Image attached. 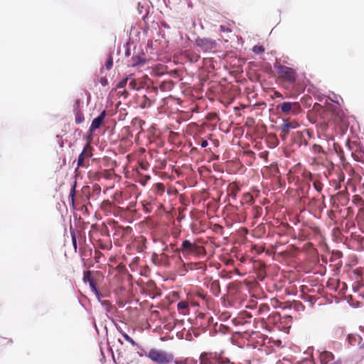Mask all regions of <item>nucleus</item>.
Returning <instances> with one entry per match:
<instances>
[{
  "label": "nucleus",
  "mask_w": 364,
  "mask_h": 364,
  "mask_svg": "<svg viewBox=\"0 0 364 364\" xmlns=\"http://www.w3.org/2000/svg\"><path fill=\"white\" fill-rule=\"evenodd\" d=\"M340 173H341V174L339 175V181H343L344 178H345L344 174L343 173V172H340Z\"/></svg>",
  "instance_id": "79ce46f5"
},
{
  "label": "nucleus",
  "mask_w": 364,
  "mask_h": 364,
  "mask_svg": "<svg viewBox=\"0 0 364 364\" xmlns=\"http://www.w3.org/2000/svg\"><path fill=\"white\" fill-rule=\"evenodd\" d=\"M146 180L150 179V176H146Z\"/></svg>",
  "instance_id": "8fccbe9b"
},
{
  "label": "nucleus",
  "mask_w": 364,
  "mask_h": 364,
  "mask_svg": "<svg viewBox=\"0 0 364 364\" xmlns=\"http://www.w3.org/2000/svg\"><path fill=\"white\" fill-rule=\"evenodd\" d=\"M92 156V148L89 143L86 144L83 150L80 154L77 159V168L85 167V160L89 159Z\"/></svg>",
  "instance_id": "1a4fd4ad"
},
{
  "label": "nucleus",
  "mask_w": 364,
  "mask_h": 364,
  "mask_svg": "<svg viewBox=\"0 0 364 364\" xmlns=\"http://www.w3.org/2000/svg\"><path fill=\"white\" fill-rule=\"evenodd\" d=\"M195 44L203 52L212 51L217 47L216 41L208 38L198 37L195 41Z\"/></svg>",
  "instance_id": "39448f33"
},
{
  "label": "nucleus",
  "mask_w": 364,
  "mask_h": 364,
  "mask_svg": "<svg viewBox=\"0 0 364 364\" xmlns=\"http://www.w3.org/2000/svg\"><path fill=\"white\" fill-rule=\"evenodd\" d=\"M89 285H90L91 289H92V291L96 295L97 299L100 300V296H102V294L97 290L95 282L94 280L93 281H90Z\"/></svg>",
  "instance_id": "f3484780"
},
{
  "label": "nucleus",
  "mask_w": 364,
  "mask_h": 364,
  "mask_svg": "<svg viewBox=\"0 0 364 364\" xmlns=\"http://www.w3.org/2000/svg\"><path fill=\"white\" fill-rule=\"evenodd\" d=\"M72 242H73V245L74 249L76 251V250H77V240H76V237H75V234L72 235Z\"/></svg>",
  "instance_id": "f704fd0d"
},
{
  "label": "nucleus",
  "mask_w": 364,
  "mask_h": 364,
  "mask_svg": "<svg viewBox=\"0 0 364 364\" xmlns=\"http://www.w3.org/2000/svg\"><path fill=\"white\" fill-rule=\"evenodd\" d=\"M142 98L143 100L141 102V107H149L151 105V101L146 95H144Z\"/></svg>",
  "instance_id": "412c9836"
},
{
  "label": "nucleus",
  "mask_w": 364,
  "mask_h": 364,
  "mask_svg": "<svg viewBox=\"0 0 364 364\" xmlns=\"http://www.w3.org/2000/svg\"><path fill=\"white\" fill-rule=\"evenodd\" d=\"M275 95L277 97H282V95L280 93H279L278 92H275Z\"/></svg>",
  "instance_id": "de8ad7c7"
},
{
  "label": "nucleus",
  "mask_w": 364,
  "mask_h": 364,
  "mask_svg": "<svg viewBox=\"0 0 364 364\" xmlns=\"http://www.w3.org/2000/svg\"><path fill=\"white\" fill-rule=\"evenodd\" d=\"M262 208L258 205H255L252 208V215L255 219L260 218L262 215Z\"/></svg>",
  "instance_id": "dca6fc26"
},
{
  "label": "nucleus",
  "mask_w": 364,
  "mask_h": 364,
  "mask_svg": "<svg viewBox=\"0 0 364 364\" xmlns=\"http://www.w3.org/2000/svg\"><path fill=\"white\" fill-rule=\"evenodd\" d=\"M176 252L181 253L184 257L197 256L203 255L205 252L203 246L197 245L196 242H191L188 240H184L180 248L175 250Z\"/></svg>",
  "instance_id": "f257e3e1"
},
{
  "label": "nucleus",
  "mask_w": 364,
  "mask_h": 364,
  "mask_svg": "<svg viewBox=\"0 0 364 364\" xmlns=\"http://www.w3.org/2000/svg\"><path fill=\"white\" fill-rule=\"evenodd\" d=\"M146 356L157 364H168L173 360V355L171 353L155 348L151 349Z\"/></svg>",
  "instance_id": "7ed1b4c3"
},
{
  "label": "nucleus",
  "mask_w": 364,
  "mask_h": 364,
  "mask_svg": "<svg viewBox=\"0 0 364 364\" xmlns=\"http://www.w3.org/2000/svg\"><path fill=\"white\" fill-rule=\"evenodd\" d=\"M354 200L363 202L362 198L358 196H355Z\"/></svg>",
  "instance_id": "37998d69"
},
{
  "label": "nucleus",
  "mask_w": 364,
  "mask_h": 364,
  "mask_svg": "<svg viewBox=\"0 0 364 364\" xmlns=\"http://www.w3.org/2000/svg\"><path fill=\"white\" fill-rule=\"evenodd\" d=\"M314 152L320 153L322 151V147L320 145L314 144L312 147Z\"/></svg>",
  "instance_id": "2f4dec72"
},
{
  "label": "nucleus",
  "mask_w": 364,
  "mask_h": 364,
  "mask_svg": "<svg viewBox=\"0 0 364 364\" xmlns=\"http://www.w3.org/2000/svg\"><path fill=\"white\" fill-rule=\"evenodd\" d=\"M112 224L114 225V228L116 229V233L117 232L119 233L121 231L124 230V229L122 227L117 225V222L113 221Z\"/></svg>",
  "instance_id": "c756f323"
},
{
  "label": "nucleus",
  "mask_w": 364,
  "mask_h": 364,
  "mask_svg": "<svg viewBox=\"0 0 364 364\" xmlns=\"http://www.w3.org/2000/svg\"><path fill=\"white\" fill-rule=\"evenodd\" d=\"M319 364H342L339 359H335L331 352L324 350L320 353Z\"/></svg>",
  "instance_id": "6e6552de"
},
{
  "label": "nucleus",
  "mask_w": 364,
  "mask_h": 364,
  "mask_svg": "<svg viewBox=\"0 0 364 364\" xmlns=\"http://www.w3.org/2000/svg\"><path fill=\"white\" fill-rule=\"evenodd\" d=\"M128 78H124L117 85V89L124 88L127 83Z\"/></svg>",
  "instance_id": "bb28decb"
},
{
  "label": "nucleus",
  "mask_w": 364,
  "mask_h": 364,
  "mask_svg": "<svg viewBox=\"0 0 364 364\" xmlns=\"http://www.w3.org/2000/svg\"><path fill=\"white\" fill-rule=\"evenodd\" d=\"M197 151H198V149L196 147H193V148H191V152L193 153V152H196Z\"/></svg>",
  "instance_id": "a18cd8bd"
},
{
  "label": "nucleus",
  "mask_w": 364,
  "mask_h": 364,
  "mask_svg": "<svg viewBox=\"0 0 364 364\" xmlns=\"http://www.w3.org/2000/svg\"><path fill=\"white\" fill-rule=\"evenodd\" d=\"M268 310H269V306L267 305H262L259 306V312L262 313L264 311H268Z\"/></svg>",
  "instance_id": "c9c22d12"
},
{
  "label": "nucleus",
  "mask_w": 364,
  "mask_h": 364,
  "mask_svg": "<svg viewBox=\"0 0 364 364\" xmlns=\"http://www.w3.org/2000/svg\"><path fill=\"white\" fill-rule=\"evenodd\" d=\"M245 198L246 202H247V203L252 204V203H254V198H253V196H252L250 193H246V194L245 195Z\"/></svg>",
  "instance_id": "cd10ccee"
},
{
  "label": "nucleus",
  "mask_w": 364,
  "mask_h": 364,
  "mask_svg": "<svg viewBox=\"0 0 364 364\" xmlns=\"http://www.w3.org/2000/svg\"><path fill=\"white\" fill-rule=\"evenodd\" d=\"M213 144H215V146H219V141L218 139L213 140Z\"/></svg>",
  "instance_id": "c03bdc74"
},
{
  "label": "nucleus",
  "mask_w": 364,
  "mask_h": 364,
  "mask_svg": "<svg viewBox=\"0 0 364 364\" xmlns=\"http://www.w3.org/2000/svg\"><path fill=\"white\" fill-rule=\"evenodd\" d=\"M278 78L282 81L288 82L290 85L294 84L297 78V74L294 69L290 67L280 65L279 63L274 64Z\"/></svg>",
  "instance_id": "f03ea898"
},
{
  "label": "nucleus",
  "mask_w": 364,
  "mask_h": 364,
  "mask_svg": "<svg viewBox=\"0 0 364 364\" xmlns=\"http://www.w3.org/2000/svg\"><path fill=\"white\" fill-rule=\"evenodd\" d=\"M200 144L201 147H203V148H205V147H207V146H208V144L207 140H205V139H203V140L201 141V142L200 143Z\"/></svg>",
  "instance_id": "ea45409f"
},
{
  "label": "nucleus",
  "mask_w": 364,
  "mask_h": 364,
  "mask_svg": "<svg viewBox=\"0 0 364 364\" xmlns=\"http://www.w3.org/2000/svg\"><path fill=\"white\" fill-rule=\"evenodd\" d=\"M334 114V121L335 122H343L344 120V117H345V114L344 112H341V111H338L336 113L333 112V113Z\"/></svg>",
  "instance_id": "aec40b11"
},
{
  "label": "nucleus",
  "mask_w": 364,
  "mask_h": 364,
  "mask_svg": "<svg viewBox=\"0 0 364 364\" xmlns=\"http://www.w3.org/2000/svg\"><path fill=\"white\" fill-rule=\"evenodd\" d=\"M264 51V48L262 46H255L253 48V52L257 54L262 53Z\"/></svg>",
  "instance_id": "a878e982"
},
{
  "label": "nucleus",
  "mask_w": 364,
  "mask_h": 364,
  "mask_svg": "<svg viewBox=\"0 0 364 364\" xmlns=\"http://www.w3.org/2000/svg\"><path fill=\"white\" fill-rule=\"evenodd\" d=\"M348 341L350 346H358L360 348H364V327L360 326L358 332L349 334Z\"/></svg>",
  "instance_id": "423d86ee"
},
{
  "label": "nucleus",
  "mask_w": 364,
  "mask_h": 364,
  "mask_svg": "<svg viewBox=\"0 0 364 364\" xmlns=\"http://www.w3.org/2000/svg\"><path fill=\"white\" fill-rule=\"evenodd\" d=\"M210 290L216 296L220 294V286L219 280H214L210 284Z\"/></svg>",
  "instance_id": "f8f14e48"
},
{
  "label": "nucleus",
  "mask_w": 364,
  "mask_h": 364,
  "mask_svg": "<svg viewBox=\"0 0 364 364\" xmlns=\"http://www.w3.org/2000/svg\"><path fill=\"white\" fill-rule=\"evenodd\" d=\"M122 336L124 337V338L128 341L129 343H130L132 346H136V342L128 335L126 333L124 332H121Z\"/></svg>",
  "instance_id": "5701e85b"
},
{
  "label": "nucleus",
  "mask_w": 364,
  "mask_h": 364,
  "mask_svg": "<svg viewBox=\"0 0 364 364\" xmlns=\"http://www.w3.org/2000/svg\"><path fill=\"white\" fill-rule=\"evenodd\" d=\"M129 86L132 90H138L139 89V87H136L137 86V83H136L135 80H131L129 82Z\"/></svg>",
  "instance_id": "7c9ffc66"
},
{
  "label": "nucleus",
  "mask_w": 364,
  "mask_h": 364,
  "mask_svg": "<svg viewBox=\"0 0 364 364\" xmlns=\"http://www.w3.org/2000/svg\"><path fill=\"white\" fill-rule=\"evenodd\" d=\"M225 31L224 26H220V31Z\"/></svg>",
  "instance_id": "09e8293b"
},
{
  "label": "nucleus",
  "mask_w": 364,
  "mask_h": 364,
  "mask_svg": "<svg viewBox=\"0 0 364 364\" xmlns=\"http://www.w3.org/2000/svg\"><path fill=\"white\" fill-rule=\"evenodd\" d=\"M113 65V60H112V56H109L105 63V66L107 68V70H109L111 69V68L112 67Z\"/></svg>",
  "instance_id": "c85d7f7f"
},
{
  "label": "nucleus",
  "mask_w": 364,
  "mask_h": 364,
  "mask_svg": "<svg viewBox=\"0 0 364 364\" xmlns=\"http://www.w3.org/2000/svg\"><path fill=\"white\" fill-rule=\"evenodd\" d=\"M185 56L191 63H196L200 58V55L193 51H186Z\"/></svg>",
  "instance_id": "2eb2a0df"
},
{
  "label": "nucleus",
  "mask_w": 364,
  "mask_h": 364,
  "mask_svg": "<svg viewBox=\"0 0 364 364\" xmlns=\"http://www.w3.org/2000/svg\"><path fill=\"white\" fill-rule=\"evenodd\" d=\"M84 116L81 112H77L75 115L76 124H80L84 121Z\"/></svg>",
  "instance_id": "b1692460"
},
{
  "label": "nucleus",
  "mask_w": 364,
  "mask_h": 364,
  "mask_svg": "<svg viewBox=\"0 0 364 364\" xmlns=\"http://www.w3.org/2000/svg\"><path fill=\"white\" fill-rule=\"evenodd\" d=\"M313 109L314 110H316V111H319V110H321L323 112H325V110L323 109V108L322 107V106L318 103H316L314 105V107Z\"/></svg>",
  "instance_id": "473e14b6"
},
{
  "label": "nucleus",
  "mask_w": 364,
  "mask_h": 364,
  "mask_svg": "<svg viewBox=\"0 0 364 364\" xmlns=\"http://www.w3.org/2000/svg\"><path fill=\"white\" fill-rule=\"evenodd\" d=\"M304 177L306 180H313L312 174L310 172L305 173Z\"/></svg>",
  "instance_id": "58836bf2"
},
{
  "label": "nucleus",
  "mask_w": 364,
  "mask_h": 364,
  "mask_svg": "<svg viewBox=\"0 0 364 364\" xmlns=\"http://www.w3.org/2000/svg\"><path fill=\"white\" fill-rule=\"evenodd\" d=\"M174 363L175 364H196V360L186 358L184 359L176 360L174 361Z\"/></svg>",
  "instance_id": "a211bd4d"
},
{
  "label": "nucleus",
  "mask_w": 364,
  "mask_h": 364,
  "mask_svg": "<svg viewBox=\"0 0 364 364\" xmlns=\"http://www.w3.org/2000/svg\"><path fill=\"white\" fill-rule=\"evenodd\" d=\"M299 127V124L296 120L284 119L283 124L280 126V136L285 140L289 133L290 129H296Z\"/></svg>",
  "instance_id": "0eeeda50"
},
{
  "label": "nucleus",
  "mask_w": 364,
  "mask_h": 364,
  "mask_svg": "<svg viewBox=\"0 0 364 364\" xmlns=\"http://www.w3.org/2000/svg\"><path fill=\"white\" fill-rule=\"evenodd\" d=\"M314 187L317 191L320 192L322 190L323 185L319 181L316 180L314 181Z\"/></svg>",
  "instance_id": "393cba45"
},
{
  "label": "nucleus",
  "mask_w": 364,
  "mask_h": 364,
  "mask_svg": "<svg viewBox=\"0 0 364 364\" xmlns=\"http://www.w3.org/2000/svg\"><path fill=\"white\" fill-rule=\"evenodd\" d=\"M213 353L203 352L200 355V364H212L210 359H213Z\"/></svg>",
  "instance_id": "9b49d317"
},
{
  "label": "nucleus",
  "mask_w": 364,
  "mask_h": 364,
  "mask_svg": "<svg viewBox=\"0 0 364 364\" xmlns=\"http://www.w3.org/2000/svg\"><path fill=\"white\" fill-rule=\"evenodd\" d=\"M178 310L183 315H187L189 313L188 303L186 301H181L177 304Z\"/></svg>",
  "instance_id": "ddd939ff"
},
{
  "label": "nucleus",
  "mask_w": 364,
  "mask_h": 364,
  "mask_svg": "<svg viewBox=\"0 0 364 364\" xmlns=\"http://www.w3.org/2000/svg\"><path fill=\"white\" fill-rule=\"evenodd\" d=\"M243 314L245 317L247 318H251L252 316L251 315L250 313L247 312V311H244L243 312Z\"/></svg>",
  "instance_id": "a19ab883"
},
{
  "label": "nucleus",
  "mask_w": 364,
  "mask_h": 364,
  "mask_svg": "<svg viewBox=\"0 0 364 364\" xmlns=\"http://www.w3.org/2000/svg\"><path fill=\"white\" fill-rule=\"evenodd\" d=\"M118 95H119L120 96H123L124 98H127L129 95V93L127 90H124L122 92L119 91Z\"/></svg>",
  "instance_id": "e433bc0d"
},
{
  "label": "nucleus",
  "mask_w": 364,
  "mask_h": 364,
  "mask_svg": "<svg viewBox=\"0 0 364 364\" xmlns=\"http://www.w3.org/2000/svg\"><path fill=\"white\" fill-rule=\"evenodd\" d=\"M106 114H107V112L105 110H104L101 112V114L97 117L95 118L92 120V124L89 129L90 132H93L95 130H96L97 129L100 127V126L102 125V124L105 119V117H106Z\"/></svg>",
  "instance_id": "9d476101"
},
{
  "label": "nucleus",
  "mask_w": 364,
  "mask_h": 364,
  "mask_svg": "<svg viewBox=\"0 0 364 364\" xmlns=\"http://www.w3.org/2000/svg\"><path fill=\"white\" fill-rule=\"evenodd\" d=\"M93 278L92 277V273L90 271H86L84 272V276H83V281L84 282H88L90 283V281H93Z\"/></svg>",
  "instance_id": "4be33fe9"
},
{
  "label": "nucleus",
  "mask_w": 364,
  "mask_h": 364,
  "mask_svg": "<svg viewBox=\"0 0 364 364\" xmlns=\"http://www.w3.org/2000/svg\"><path fill=\"white\" fill-rule=\"evenodd\" d=\"M198 296L199 297H200L201 299H203V300H207L208 299V296L205 293H203V292H198Z\"/></svg>",
  "instance_id": "4c0bfd02"
},
{
  "label": "nucleus",
  "mask_w": 364,
  "mask_h": 364,
  "mask_svg": "<svg viewBox=\"0 0 364 364\" xmlns=\"http://www.w3.org/2000/svg\"><path fill=\"white\" fill-rule=\"evenodd\" d=\"M144 63L145 59L139 55H134L130 60V65L132 67L144 65Z\"/></svg>",
  "instance_id": "4468645a"
},
{
  "label": "nucleus",
  "mask_w": 364,
  "mask_h": 364,
  "mask_svg": "<svg viewBox=\"0 0 364 364\" xmlns=\"http://www.w3.org/2000/svg\"><path fill=\"white\" fill-rule=\"evenodd\" d=\"M328 124L326 122H323L321 124V129L322 132H326L328 129Z\"/></svg>",
  "instance_id": "72a5a7b5"
},
{
  "label": "nucleus",
  "mask_w": 364,
  "mask_h": 364,
  "mask_svg": "<svg viewBox=\"0 0 364 364\" xmlns=\"http://www.w3.org/2000/svg\"><path fill=\"white\" fill-rule=\"evenodd\" d=\"M75 187H76V183L73 184L70 189L69 198L70 199V202L73 206L75 205Z\"/></svg>",
  "instance_id": "6ab92c4d"
},
{
  "label": "nucleus",
  "mask_w": 364,
  "mask_h": 364,
  "mask_svg": "<svg viewBox=\"0 0 364 364\" xmlns=\"http://www.w3.org/2000/svg\"><path fill=\"white\" fill-rule=\"evenodd\" d=\"M282 113L284 114L296 115L302 111L298 102H284L279 105Z\"/></svg>",
  "instance_id": "20e7f679"
},
{
  "label": "nucleus",
  "mask_w": 364,
  "mask_h": 364,
  "mask_svg": "<svg viewBox=\"0 0 364 364\" xmlns=\"http://www.w3.org/2000/svg\"><path fill=\"white\" fill-rule=\"evenodd\" d=\"M101 82H102V85H105L107 83V80L105 79V80H102Z\"/></svg>",
  "instance_id": "49530a36"
}]
</instances>
